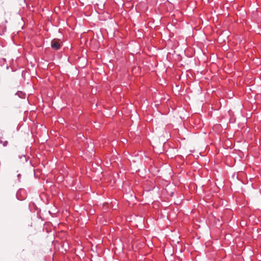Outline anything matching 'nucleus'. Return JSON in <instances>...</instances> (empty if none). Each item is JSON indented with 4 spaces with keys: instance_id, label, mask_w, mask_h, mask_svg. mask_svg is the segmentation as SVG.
Here are the masks:
<instances>
[{
    "instance_id": "1",
    "label": "nucleus",
    "mask_w": 261,
    "mask_h": 261,
    "mask_svg": "<svg viewBox=\"0 0 261 261\" xmlns=\"http://www.w3.org/2000/svg\"><path fill=\"white\" fill-rule=\"evenodd\" d=\"M62 42L57 39H53L51 42V46L54 49H59L60 48Z\"/></svg>"
},
{
    "instance_id": "2",
    "label": "nucleus",
    "mask_w": 261,
    "mask_h": 261,
    "mask_svg": "<svg viewBox=\"0 0 261 261\" xmlns=\"http://www.w3.org/2000/svg\"><path fill=\"white\" fill-rule=\"evenodd\" d=\"M8 144V142L7 141H5L3 143V145L4 146H6Z\"/></svg>"
}]
</instances>
